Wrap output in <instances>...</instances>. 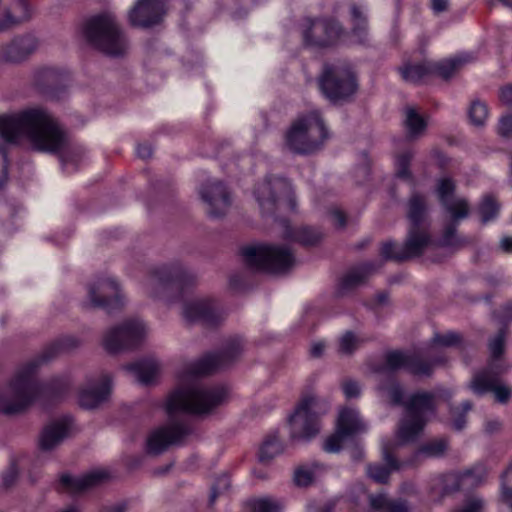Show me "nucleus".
<instances>
[{"mask_svg":"<svg viewBox=\"0 0 512 512\" xmlns=\"http://www.w3.org/2000/svg\"><path fill=\"white\" fill-rule=\"evenodd\" d=\"M460 336L455 332H447L445 334H435L425 354H437L440 348L452 347L460 343Z\"/></svg>","mask_w":512,"mask_h":512,"instance_id":"obj_36","label":"nucleus"},{"mask_svg":"<svg viewBox=\"0 0 512 512\" xmlns=\"http://www.w3.org/2000/svg\"><path fill=\"white\" fill-rule=\"evenodd\" d=\"M326 345L322 341L314 342L310 348L311 356L318 358L321 357L325 351Z\"/></svg>","mask_w":512,"mask_h":512,"instance_id":"obj_63","label":"nucleus"},{"mask_svg":"<svg viewBox=\"0 0 512 512\" xmlns=\"http://www.w3.org/2000/svg\"><path fill=\"white\" fill-rule=\"evenodd\" d=\"M466 62H468V57L465 55L447 59L432 66V73L435 72L443 78H449L462 64Z\"/></svg>","mask_w":512,"mask_h":512,"instance_id":"obj_39","label":"nucleus"},{"mask_svg":"<svg viewBox=\"0 0 512 512\" xmlns=\"http://www.w3.org/2000/svg\"><path fill=\"white\" fill-rule=\"evenodd\" d=\"M0 137L8 143L26 139L35 150L49 153L59 152L67 143L66 133L58 121L40 107L1 115Z\"/></svg>","mask_w":512,"mask_h":512,"instance_id":"obj_2","label":"nucleus"},{"mask_svg":"<svg viewBox=\"0 0 512 512\" xmlns=\"http://www.w3.org/2000/svg\"><path fill=\"white\" fill-rule=\"evenodd\" d=\"M200 195L202 200L207 204V211L213 217L223 216L231 205L230 193L225 185L213 180L205 184Z\"/></svg>","mask_w":512,"mask_h":512,"instance_id":"obj_21","label":"nucleus"},{"mask_svg":"<svg viewBox=\"0 0 512 512\" xmlns=\"http://www.w3.org/2000/svg\"><path fill=\"white\" fill-rule=\"evenodd\" d=\"M283 445L276 435L268 436L263 442L259 451V460L262 463H269L274 457L281 454Z\"/></svg>","mask_w":512,"mask_h":512,"instance_id":"obj_37","label":"nucleus"},{"mask_svg":"<svg viewBox=\"0 0 512 512\" xmlns=\"http://www.w3.org/2000/svg\"><path fill=\"white\" fill-rule=\"evenodd\" d=\"M500 101L507 106H512V84L505 85L499 92Z\"/></svg>","mask_w":512,"mask_h":512,"instance_id":"obj_59","label":"nucleus"},{"mask_svg":"<svg viewBox=\"0 0 512 512\" xmlns=\"http://www.w3.org/2000/svg\"><path fill=\"white\" fill-rule=\"evenodd\" d=\"M73 426L71 416H63L47 424L39 437V447L43 451H51L69 437Z\"/></svg>","mask_w":512,"mask_h":512,"instance_id":"obj_23","label":"nucleus"},{"mask_svg":"<svg viewBox=\"0 0 512 512\" xmlns=\"http://www.w3.org/2000/svg\"><path fill=\"white\" fill-rule=\"evenodd\" d=\"M186 275L181 271H172L166 267L153 271L144 281L145 293L155 299L167 297L172 291L183 287Z\"/></svg>","mask_w":512,"mask_h":512,"instance_id":"obj_20","label":"nucleus"},{"mask_svg":"<svg viewBox=\"0 0 512 512\" xmlns=\"http://www.w3.org/2000/svg\"><path fill=\"white\" fill-rule=\"evenodd\" d=\"M370 508L375 512H410L408 503L401 499H390L386 494H370Z\"/></svg>","mask_w":512,"mask_h":512,"instance_id":"obj_30","label":"nucleus"},{"mask_svg":"<svg viewBox=\"0 0 512 512\" xmlns=\"http://www.w3.org/2000/svg\"><path fill=\"white\" fill-rule=\"evenodd\" d=\"M318 468V465H315L312 468L302 466L299 467L294 474V481L297 486L306 487L310 485L315 477V470Z\"/></svg>","mask_w":512,"mask_h":512,"instance_id":"obj_46","label":"nucleus"},{"mask_svg":"<svg viewBox=\"0 0 512 512\" xmlns=\"http://www.w3.org/2000/svg\"><path fill=\"white\" fill-rule=\"evenodd\" d=\"M454 191L455 182L450 177L444 176L438 179L435 187L437 198L453 219V223L445 228L441 239L442 245L445 246H454L458 243L455 223L466 218L469 213V205L466 199L455 197Z\"/></svg>","mask_w":512,"mask_h":512,"instance_id":"obj_11","label":"nucleus"},{"mask_svg":"<svg viewBox=\"0 0 512 512\" xmlns=\"http://www.w3.org/2000/svg\"><path fill=\"white\" fill-rule=\"evenodd\" d=\"M404 126L407 137L417 139L424 135L427 122L415 108L407 107L405 109Z\"/></svg>","mask_w":512,"mask_h":512,"instance_id":"obj_32","label":"nucleus"},{"mask_svg":"<svg viewBox=\"0 0 512 512\" xmlns=\"http://www.w3.org/2000/svg\"><path fill=\"white\" fill-rule=\"evenodd\" d=\"M472 408V405L469 401H465L462 403V412H458L457 410H452V427L456 431H461L465 428L467 420H466V413L470 411Z\"/></svg>","mask_w":512,"mask_h":512,"instance_id":"obj_51","label":"nucleus"},{"mask_svg":"<svg viewBox=\"0 0 512 512\" xmlns=\"http://www.w3.org/2000/svg\"><path fill=\"white\" fill-rule=\"evenodd\" d=\"M280 504L269 497L255 499L251 502L252 512H278Z\"/></svg>","mask_w":512,"mask_h":512,"instance_id":"obj_45","label":"nucleus"},{"mask_svg":"<svg viewBox=\"0 0 512 512\" xmlns=\"http://www.w3.org/2000/svg\"><path fill=\"white\" fill-rule=\"evenodd\" d=\"M244 352L245 342L242 338H229L217 350L206 353L196 361L184 364L177 371V375L184 382L215 373L235 363Z\"/></svg>","mask_w":512,"mask_h":512,"instance_id":"obj_6","label":"nucleus"},{"mask_svg":"<svg viewBox=\"0 0 512 512\" xmlns=\"http://www.w3.org/2000/svg\"><path fill=\"white\" fill-rule=\"evenodd\" d=\"M68 395V386H2L0 414H19L32 404L49 408L62 403Z\"/></svg>","mask_w":512,"mask_h":512,"instance_id":"obj_5","label":"nucleus"},{"mask_svg":"<svg viewBox=\"0 0 512 512\" xmlns=\"http://www.w3.org/2000/svg\"><path fill=\"white\" fill-rule=\"evenodd\" d=\"M148 335V327L138 319H127L116 325L103 336V346L110 353L133 349L140 345Z\"/></svg>","mask_w":512,"mask_h":512,"instance_id":"obj_13","label":"nucleus"},{"mask_svg":"<svg viewBox=\"0 0 512 512\" xmlns=\"http://www.w3.org/2000/svg\"><path fill=\"white\" fill-rule=\"evenodd\" d=\"M164 14L162 0H137L129 12V21L133 26L148 28L158 24Z\"/></svg>","mask_w":512,"mask_h":512,"instance_id":"obj_22","label":"nucleus"},{"mask_svg":"<svg viewBox=\"0 0 512 512\" xmlns=\"http://www.w3.org/2000/svg\"><path fill=\"white\" fill-rule=\"evenodd\" d=\"M449 440L446 437L434 438L424 442L415 452V458H439L446 454Z\"/></svg>","mask_w":512,"mask_h":512,"instance_id":"obj_33","label":"nucleus"},{"mask_svg":"<svg viewBox=\"0 0 512 512\" xmlns=\"http://www.w3.org/2000/svg\"><path fill=\"white\" fill-rule=\"evenodd\" d=\"M241 255L250 269L275 275L289 272L296 262L291 249L283 245L252 244L243 247Z\"/></svg>","mask_w":512,"mask_h":512,"instance_id":"obj_9","label":"nucleus"},{"mask_svg":"<svg viewBox=\"0 0 512 512\" xmlns=\"http://www.w3.org/2000/svg\"><path fill=\"white\" fill-rule=\"evenodd\" d=\"M126 298L121 291L119 283L112 277H101L88 287L86 305L97 307L111 313L123 308Z\"/></svg>","mask_w":512,"mask_h":512,"instance_id":"obj_14","label":"nucleus"},{"mask_svg":"<svg viewBox=\"0 0 512 512\" xmlns=\"http://www.w3.org/2000/svg\"><path fill=\"white\" fill-rule=\"evenodd\" d=\"M502 500L512 508V465L502 475Z\"/></svg>","mask_w":512,"mask_h":512,"instance_id":"obj_50","label":"nucleus"},{"mask_svg":"<svg viewBox=\"0 0 512 512\" xmlns=\"http://www.w3.org/2000/svg\"><path fill=\"white\" fill-rule=\"evenodd\" d=\"M111 393V386H81L78 403L82 408L95 409L108 402Z\"/></svg>","mask_w":512,"mask_h":512,"instance_id":"obj_28","label":"nucleus"},{"mask_svg":"<svg viewBox=\"0 0 512 512\" xmlns=\"http://www.w3.org/2000/svg\"><path fill=\"white\" fill-rule=\"evenodd\" d=\"M424 351L394 350L385 354L383 370L388 373L403 371L417 377L429 376L433 364L423 360Z\"/></svg>","mask_w":512,"mask_h":512,"instance_id":"obj_16","label":"nucleus"},{"mask_svg":"<svg viewBox=\"0 0 512 512\" xmlns=\"http://www.w3.org/2000/svg\"><path fill=\"white\" fill-rule=\"evenodd\" d=\"M230 487V479L229 477L223 475L219 477L215 484L212 486L211 495L209 498L210 504H213L218 495L224 493Z\"/></svg>","mask_w":512,"mask_h":512,"instance_id":"obj_54","label":"nucleus"},{"mask_svg":"<svg viewBox=\"0 0 512 512\" xmlns=\"http://www.w3.org/2000/svg\"><path fill=\"white\" fill-rule=\"evenodd\" d=\"M413 157L411 151H406L396 158V175L401 179H410L411 173L408 169L409 163Z\"/></svg>","mask_w":512,"mask_h":512,"instance_id":"obj_47","label":"nucleus"},{"mask_svg":"<svg viewBox=\"0 0 512 512\" xmlns=\"http://www.w3.org/2000/svg\"><path fill=\"white\" fill-rule=\"evenodd\" d=\"M473 393L479 397H488L494 403L506 404L512 396L510 386H471Z\"/></svg>","mask_w":512,"mask_h":512,"instance_id":"obj_34","label":"nucleus"},{"mask_svg":"<svg viewBox=\"0 0 512 512\" xmlns=\"http://www.w3.org/2000/svg\"><path fill=\"white\" fill-rule=\"evenodd\" d=\"M136 153L138 157L147 159L152 155V147L149 144H138Z\"/></svg>","mask_w":512,"mask_h":512,"instance_id":"obj_62","label":"nucleus"},{"mask_svg":"<svg viewBox=\"0 0 512 512\" xmlns=\"http://www.w3.org/2000/svg\"><path fill=\"white\" fill-rule=\"evenodd\" d=\"M329 133L317 111L298 117L286 133V146L293 152L309 154L318 150Z\"/></svg>","mask_w":512,"mask_h":512,"instance_id":"obj_8","label":"nucleus"},{"mask_svg":"<svg viewBox=\"0 0 512 512\" xmlns=\"http://www.w3.org/2000/svg\"><path fill=\"white\" fill-rule=\"evenodd\" d=\"M428 206L424 196L414 193L407 203V218L410 222L408 238L403 247L393 242L382 244L380 254L385 259L405 260L422 253L430 241L425 223Z\"/></svg>","mask_w":512,"mask_h":512,"instance_id":"obj_4","label":"nucleus"},{"mask_svg":"<svg viewBox=\"0 0 512 512\" xmlns=\"http://www.w3.org/2000/svg\"><path fill=\"white\" fill-rule=\"evenodd\" d=\"M323 94L331 101L346 99L356 91L355 77L348 67H326L319 82Z\"/></svg>","mask_w":512,"mask_h":512,"instance_id":"obj_15","label":"nucleus"},{"mask_svg":"<svg viewBox=\"0 0 512 512\" xmlns=\"http://www.w3.org/2000/svg\"><path fill=\"white\" fill-rule=\"evenodd\" d=\"M366 431V425L356 410L343 408L339 412L336 432L323 443V449L329 453L339 452L346 440Z\"/></svg>","mask_w":512,"mask_h":512,"instance_id":"obj_17","label":"nucleus"},{"mask_svg":"<svg viewBox=\"0 0 512 512\" xmlns=\"http://www.w3.org/2000/svg\"><path fill=\"white\" fill-rule=\"evenodd\" d=\"M483 508V500L477 497H472L465 502L462 508L454 512H482Z\"/></svg>","mask_w":512,"mask_h":512,"instance_id":"obj_56","label":"nucleus"},{"mask_svg":"<svg viewBox=\"0 0 512 512\" xmlns=\"http://www.w3.org/2000/svg\"><path fill=\"white\" fill-rule=\"evenodd\" d=\"M329 403L314 394H306L290 417L291 438L309 440L320 430V418L329 411Z\"/></svg>","mask_w":512,"mask_h":512,"instance_id":"obj_10","label":"nucleus"},{"mask_svg":"<svg viewBox=\"0 0 512 512\" xmlns=\"http://www.w3.org/2000/svg\"><path fill=\"white\" fill-rule=\"evenodd\" d=\"M502 500L512 508V465L502 475Z\"/></svg>","mask_w":512,"mask_h":512,"instance_id":"obj_49","label":"nucleus"},{"mask_svg":"<svg viewBox=\"0 0 512 512\" xmlns=\"http://www.w3.org/2000/svg\"><path fill=\"white\" fill-rule=\"evenodd\" d=\"M485 475L486 473L483 468H474L462 475L461 483L463 485H478L482 482Z\"/></svg>","mask_w":512,"mask_h":512,"instance_id":"obj_52","label":"nucleus"},{"mask_svg":"<svg viewBox=\"0 0 512 512\" xmlns=\"http://www.w3.org/2000/svg\"><path fill=\"white\" fill-rule=\"evenodd\" d=\"M393 447L394 444L390 442H383L382 455L385 465L371 464L367 466L368 476L377 483H387L391 472L400 469L401 464L392 454Z\"/></svg>","mask_w":512,"mask_h":512,"instance_id":"obj_26","label":"nucleus"},{"mask_svg":"<svg viewBox=\"0 0 512 512\" xmlns=\"http://www.w3.org/2000/svg\"><path fill=\"white\" fill-rule=\"evenodd\" d=\"M498 133L505 138L512 137V114H507L500 118L498 124Z\"/></svg>","mask_w":512,"mask_h":512,"instance_id":"obj_55","label":"nucleus"},{"mask_svg":"<svg viewBox=\"0 0 512 512\" xmlns=\"http://www.w3.org/2000/svg\"><path fill=\"white\" fill-rule=\"evenodd\" d=\"M358 338L352 332H346L339 339V353L343 355L352 354L358 347Z\"/></svg>","mask_w":512,"mask_h":512,"instance_id":"obj_48","label":"nucleus"},{"mask_svg":"<svg viewBox=\"0 0 512 512\" xmlns=\"http://www.w3.org/2000/svg\"><path fill=\"white\" fill-rule=\"evenodd\" d=\"M505 332L500 330L489 342V350L493 358H498L504 350Z\"/></svg>","mask_w":512,"mask_h":512,"instance_id":"obj_53","label":"nucleus"},{"mask_svg":"<svg viewBox=\"0 0 512 512\" xmlns=\"http://www.w3.org/2000/svg\"><path fill=\"white\" fill-rule=\"evenodd\" d=\"M182 316L187 323L202 322L212 325L220 319L214 305L206 298H192L184 302Z\"/></svg>","mask_w":512,"mask_h":512,"instance_id":"obj_24","label":"nucleus"},{"mask_svg":"<svg viewBox=\"0 0 512 512\" xmlns=\"http://www.w3.org/2000/svg\"><path fill=\"white\" fill-rule=\"evenodd\" d=\"M122 369L142 384L159 381L163 372L160 362L154 357L141 358L123 366Z\"/></svg>","mask_w":512,"mask_h":512,"instance_id":"obj_25","label":"nucleus"},{"mask_svg":"<svg viewBox=\"0 0 512 512\" xmlns=\"http://www.w3.org/2000/svg\"><path fill=\"white\" fill-rule=\"evenodd\" d=\"M83 35L94 48L109 56H122L128 49L127 39L111 14H101L87 20Z\"/></svg>","mask_w":512,"mask_h":512,"instance_id":"obj_7","label":"nucleus"},{"mask_svg":"<svg viewBox=\"0 0 512 512\" xmlns=\"http://www.w3.org/2000/svg\"><path fill=\"white\" fill-rule=\"evenodd\" d=\"M107 477L108 474L104 471H93L81 477L63 474L60 477V485L68 492L78 493L100 484Z\"/></svg>","mask_w":512,"mask_h":512,"instance_id":"obj_27","label":"nucleus"},{"mask_svg":"<svg viewBox=\"0 0 512 512\" xmlns=\"http://www.w3.org/2000/svg\"><path fill=\"white\" fill-rule=\"evenodd\" d=\"M351 14L353 19V30L351 33V37H353V41L356 43H362L366 36V18L363 12L357 7L352 6Z\"/></svg>","mask_w":512,"mask_h":512,"instance_id":"obj_40","label":"nucleus"},{"mask_svg":"<svg viewBox=\"0 0 512 512\" xmlns=\"http://www.w3.org/2000/svg\"><path fill=\"white\" fill-rule=\"evenodd\" d=\"M330 217L334 226L338 228L345 226V215L340 210H332L330 212Z\"/></svg>","mask_w":512,"mask_h":512,"instance_id":"obj_60","label":"nucleus"},{"mask_svg":"<svg viewBox=\"0 0 512 512\" xmlns=\"http://www.w3.org/2000/svg\"><path fill=\"white\" fill-rule=\"evenodd\" d=\"M253 193L263 215L273 214L282 205L290 209L295 206L292 186L283 178H266L255 186Z\"/></svg>","mask_w":512,"mask_h":512,"instance_id":"obj_12","label":"nucleus"},{"mask_svg":"<svg viewBox=\"0 0 512 512\" xmlns=\"http://www.w3.org/2000/svg\"><path fill=\"white\" fill-rule=\"evenodd\" d=\"M406 386H387L383 394L392 405L402 406L406 416L398 424L397 438L401 443L414 441L424 430L429 416L436 412L439 398L428 392H408Z\"/></svg>","mask_w":512,"mask_h":512,"instance_id":"obj_3","label":"nucleus"},{"mask_svg":"<svg viewBox=\"0 0 512 512\" xmlns=\"http://www.w3.org/2000/svg\"><path fill=\"white\" fill-rule=\"evenodd\" d=\"M226 397V389L220 386H179L166 401L169 421L153 429L147 437V453L162 454L192 433L189 423L175 419L178 414L205 418L221 405Z\"/></svg>","mask_w":512,"mask_h":512,"instance_id":"obj_1","label":"nucleus"},{"mask_svg":"<svg viewBox=\"0 0 512 512\" xmlns=\"http://www.w3.org/2000/svg\"><path fill=\"white\" fill-rule=\"evenodd\" d=\"M470 122L477 127L483 126L488 119V107L487 105L480 101L474 100L472 101L469 111H468Z\"/></svg>","mask_w":512,"mask_h":512,"instance_id":"obj_42","label":"nucleus"},{"mask_svg":"<svg viewBox=\"0 0 512 512\" xmlns=\"http://www.w3.org/2000/svg\"><path fill=\"white\" fill-rule=\"evenodd\" d=\"M7 177V170H6V155L5 153L0 149V188L4 185Z\"/></svg>","mask_w":512,"mask_h":512,"instance_id":"obj_61","label":"nucleus"},{"mask_svg":"<svg viewBox=\"0 0 512 512\" xmlns=\"http://www.w3.org/2000/svg\"><path fill=\"white\" fill-rule=\"evenodd\" d=\"M399 71L406 82L418 83L432 73V65L426 63L405 64L399 68Z\"/></svg>","mask_w":512,"mask_h":512,"instance_id":"obj_35","label":"nucleus"},{"mask_svg":"<svg viewBox=\"0 0 512 512\" xmlns=\"http://www.w3.org/2000/svg\"><path fill=\"white\" fill-rule=\"evenodd\" d=\"M502 429V422L497 418L487 419L484 423V431L487 434H494Z\"/></svg>","mask_w":512,"mask_h":512,"instance_id":"obj_58","label":"nucleus"},{"mask_svg":"<svg viewBox=\"0 0 512 512\" xmlns=\"http://www.w3.org/2000/svg\"><path fill=\"white\" fill-rule=\"evenodd\" d=\"M343 393L348 400L358 398L361 394L359 386H344Z\"/></svg>","mask_w":512,"mask_h":512,"instance_id":"obj_64","label":"nucleus"},{"mask_svg":"<svg viewBox=\"0 0 512 512\" xmlns=\"http://www.w3.org/2000/svg\"><path fill=\"white\" fill-rule=\"evenodd\" d=\"M79 340L74 336H65L50 344L39 356L35 359L21 365L17 368L14 374V381L12 384H29L36 375V372L41 364L50 361L53 357L61 352L68 351L79 345Z\"/></svg>","mask_w":512,"mask_h":512,"instance_id":"obj_18","label":"nucleus"},{"mask_svg":"<svg viewBox=\"0 0 512 512\" xmlns=\"http://www.w3.org/2000/svg\"><path fill=\"white\" fill-rule=\"evenodd\" d=\"M84 150L80 147H74L61 155V162L63 168L67 172H72L76 169L80 161L84 158Z\"/></svg>","mask_w":512,"mask_h":512,"instance_id":"obj_43","label":"nucleus"},{"mask_svg":"<svg viewBox=\"0 0 512 512\" xmlns=\"http://www.w3.org/2000/svg\"><path fill=\"white\" fill-rule=\"evenodd\" d=\"M499 212V205L491 196H486L479 207V213L483 223L495 219Z\"/></svg>","mask_w":512,"mask_h":512,"instance_id":"obj_44","label":"nucleus"},{"mask_svg":"<svg viewBox=\"0 0 512 512\" xmlns=\"http://www.w3.org/2000/svg\"><path fill=\"white\" fill-rule=\"evenodd\" d=\"M302 34L305 44L314 47H327L344 37L341 27L329 19H305Z\"/></svg>","mask_w":512,"mask_h":512,"instance_id":"obj_19","label":"nucleus"},{"mask_svg":"<svg viewBox=\"0 0 512 512\" xmlns=\"http://www.w3.org/2000/svg\"><path fill=\"white\" fill-rule=\"evenodd\" d=\"M286 236L304 245H313L320 241L323 235L314 228L302 227L296 230H289Z\"/></svg>","mask_w":512,"mask_h":512,"instance_id":"obj_38","label":"nucleus"},{"mask_svg":"<svg viewBox=\"0 0 512 512\" xmlns=\"http://www.w3.org/2000/svg\"><path fill=\"white\" fill-rule=\"evenodd\" d=\"M35 47L34 38L30 36L17 38L5 49L3 57L7 61L17 62L24 59Z\"/></svg>","mask_w":512,"mask_h":512,"instance_id":"obj_31","label":"nucleus"},{"mask_svg":"<svg viewBox=\"0 0 512 512\" xmlns=\"http://www.w3.org/2000/svg\"><path fill=\"white\" fill-rule=\"evenodd\" d=\"M367 275V267H359L348 272L340 281L339 292L344 293L364 281Z\"/></svg>","mask_w":512,"mask_h":512,"instance_id":"obj_41","label":"nucleus"},{"mask_svg":"<svg viewBox=\"0 0 512 512\" xmlns=\"http://www.w3.org/2000/svg\"><path fill=\"white\" fill-rule=\"evenodd\" d=\"M31 17V9L25 0H14L0 19V31L28 20Z\"/></svg>","mask_w":512,"mask_h":512,"instance_id":"obj_29","label":"nucleus"},{"mask_svg":"<svg viewBox=\"0 0 512 512\" xmlns=\"http://www.w3.org/2000/svg\"><path fill=\"white\" fill-rule=\"evenodd\" d=\"M18 477V469L15 464H11L7 471L3 474V485L6 488L11 487Z\"/></svg>","mask_w":512,"mask_h":512,"instance_id":"obj_57","label":"nucleus"}]
</instances>
